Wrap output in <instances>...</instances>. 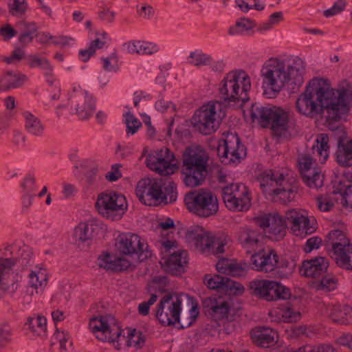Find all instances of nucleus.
Returning <instances> with one entry per match:
<instances>
[{
    "instance_id": "nucleus-22",
    "label": "nucleus",
    "mask_w": 352,
    "mask_h": 352,
    "mask_svg": "<svg viewBox=\"0 0 352 352\" xmlns=\"http://www.w3.org/2000/svg\"><path fill=\"white\" fill-rule=\"evenodd\" d=\"M260 226L266 229L269 236L274 240L283 239L287 230L285 219L277 212L262 215L259 219Z\"/></svg>"
},
{
    "instance_id": "nucleus-26",
    "label": "nucleus",
    "mask_w": 352,
    "mask_h": 352,
    "mask_svg": "<svg viewBox=\"0 0 352 352\" xmlns=\"http://www.w3.org/2000/svg\"><path fill=\"white\" fill-rule=\"evenodd\" d=\"M186 237L188 242L194 245L197 250L202 253L210 254L212 233L199 226H195L187 230Z\"/></svg>"
},
{
    "instance_id": "nucleus-21",
    "label": "nucleus",
    "mask_w": 352,
    "mask_h": 352,
    "mask_svg": "<svg viewBox=\"0 0 352 352\" xmlns=\"http://www.w3.org/2000/svg\"><path fill=\"white\" fill-rule=\"evenodd\" d=\"M204 307L208 313L216 320L225 322L236 319V311L229 300L223 296H213L204 300Z\"/></svg>"
},
{
    "instance_id": "nucleus-35",
    "label": "nucleus",
    "mask_w": 352,
    "mask_h": 352,
    "mask_svg": "<svg viewBox=\"0 0 352 352\" xmlns=\"http://www.w3.org/2000/svg\"><path fill=\"white\" fill-rule=\"evenodd\" d=\"M273 280L256 279L249 283L250 293L254 296L263 298L267 301L274 300V294L272 293Z\"/></svg>"
},
{
    "instance_id": "nucleus-37",
    "label": "nucleus",
    "mask_w": 352,
    "mask_h": 352,
    "mask_svg": "<svg viewBox=\"0 0 352 352\" xmlns=\"http://www.w3.org/2000/svg\"><path fill=\"white\" fill-rule=\"evenodd\" d=\"M25 120V129L30 135L41 137L44 134L45 125L42 121L30 111L23 113Z\"/></svg>"
},
{
    "instance_id": "nucleus-16",
    "label": "nucleus",
    "mask_w": 352,
    "mask_h": 352,
    "mask_svg": "<svg viewBox=\"0 0 352 352\" xmlns=\"http://www.w3.org/2000/svg\"><path fill=\"white\" fill-rule=\"evenodd\" d=\"M226 206L232 211H247L251 206L250 191L241 183H232L222 188Z\"/></svg>"
},
{
    "instance_id": "nucleus-47",
    "label": "nucleus",
    "mask_w": 352,
    "mask_h": 352,
    "mask_svg": "<svg viewBox=\"0 0 352 352\" xmlns=\"http://www.w3.org/2000/svg\"><path fill=\"white\" fill-rule=\"evenodd\" d=\"M227 280V277H223L217 274H206L204 276V282L209 289L224 291Z\"/></svg>"
},
{
    "instance_id": "nucleus-42",
    "label": "nucleus",
    "mask_w": 352,
    "mask_h": 352,
    "mask_svg": "<svg viewBox=\"0 0 352 352\" xmlns=\"http://www.w3.org/2000/svg\"><path fill=\"white\" fill-rule=\"evenodd\" d=\"M27 80L28 77L25 74L10 71H8L1 78V81L3 83L6 91L22 86Z\"/></svg>"
},
{
    "instance_id": "nucleus-64",
    "label": "nucleus",
    "mask_w": 352,
    "mask_h": 352,
    "mask_svg": "<svg viewBox=\"0 0 352 352\" xmlns=\"http://www.w3.org/2000/svg\"><path fill=\"white\" fill-rule=\"evenodd\" d=\"M224 291L234 295H240L243 293L244 287L241 283L228 278Z\"/></svg>"
},
{
    "instance_id": "nucleus-34",
    "label": "nucleus",
    "mask_w": 352,
    "mask_h": 352,
    "mask_svg": "<svg viewBox=\"0 0 352 352\" xmlns=\"http://www.w3.org/2000/svg\"><path fill=\"white\" fill-rule=\"evenodd\" d=\"M254 343L261 347L267 348L277 342V333L272 329L257 327L251 331Z\"/></svg>"
},
{
    "instance_id": "nucleus-43",
    "label": "nucleus",
    "mask_w": 352,
    "mask_h": 352,
    "mask_svg": "<svg viewBox=\"0 0 352 352\" xmlns=\"http://www.w3.org/2000/svg\"><path fill=\"white\" fill-rule=\"evenodd\" d=\"M230 238L223 233L212 234V241L210 244V254H220L226 252L230 246Z\"/></svg>"
},
{
    "instance_id": "nucleus-32",
    "label": "nucleus",
    "mask_w": 352,
    "mask_h": 352,
    "mask_svg": "<svg viewBox=\"0 0 352 352\" xmlns=\"http://www.w3.org/2000/svg\"><path fill=\"white\" fill-rule=\"evenodd\" d=\"M29 285L32 289L31 295H40L43 293L47 284V271L42 266H35L30 272L29 276Z\"/></svg>"
},
{
    "instance_id": "nucleus-63",
    "label": "nucleus",
    "mask_w": 352,
    "mask_h": 352,
    "mask_svg": "<svg viewBox=\"0 0 352 352\" xmlns=\"http://www.w3.org/2000/svg\"><path fill=\"white\" fill-rule=\"evenodd\" d=\"M98 265L100 267L114 270L115 257L109 254H102L98 258Z\"/></svg>"
},
{
    "instance_id": "nucleus-51",
    "label": "nucleus",
    "mask_w": 352,
    "mask_h": 352,
    "mask_svg": "<svg viewBox=\"0 0 352 352\" xmlns=\"http://www.w3.org/2000/svg\"><path fill=\"white\" fill-rule=\"evenodd\" d=\"M124 51L133 55L143 56L151 55L157 52L159 49L157 45H124Z\"/></svg>"
},
{
    "instance_id": "nucleus-12",
    "label": "nucleus",
    "mask_w": 352,
    "mask_h": 352,
    "mask_svg": "<svg viewBox=\"0 0 352 352\" xmlns=\"http://www.w3.org/2000/svg\"><path fill=\"white\" fill-rule=\"evenodd\" d=\"M160 245L166 270L175 275L184 272L188 264V252L179 248L176 241L164 237L160 239Z\"/></svg>"
},
{
    "instance_id": "nucleus-36",
    "label": "nucleus",
    "mask_w": 352,
    "mask_h": 352,
    "mask_svg": "<svg viewBox=\"0 0 352 352\" xmlns=\"http://www.w3.org/2000/svg\"><path fill=\"white\" fill-rule=\"evenodd\" d=\"M336 263L340 267L352 270V243L329 253Z\"/></svg>"
},
{
    "instance_id": "nucleus-6",
    "label": "nucleus",
    "mask_w": 352,
    "mask_h": 352,
    "mask_svg": "<svg viewBox=\"0 0 352 352\" xmlns=\"http://www.w3.org/2000/svg\"><path fill=\"white\" fill-rule=\"evenodd\" d=\"M208 155L200 146H191L183 154V182L195 188L203 184L207 173Z\"/></svg>"
},
{
    "instance_id": "nucleus-40",
    "label": "nucleus",
    "mask_w": 352,
    "mask_h": 352,
    "mask_svg": "<svg viewBox=\"0 0 352 352\" xmlns=\"http://www.w3.org/2000/svg\"><path fill=\"white\" fill-rule=\"evenodd\" d=\"M313 153L319 157L320 163H324L329 156V138L324 133L317 136L312 146Z\"/></svg>"
},
{
    "instance_id": "nucleus-55",
    "label": "nucleus",
    "mask_w": 352,
    "mask_h": 352,
    "mask_svg": "<svg viewBox=\"0 0 352 352\" xmlns=\"http://www.w3.org/2000/svg\"><path fill=\"white\" fill-rule=\"evenodd\" d=\"M312 157L308 153H300L298 157V165L302 175L311 172L314 164Z\"/></svg>"
},
{
    "instance_id": "nucleus-29",
    "label": "nucleus",
    "mask_w": 352,
    "mask_h": 352,
    "mask_svg": "<svg viewBox=\"0 0 352 352\" xmlns=\"http://www.w3.org/2000/svg\"><path fill=\"white\" fill-rule=\"evenodd\" d=\"M328 267V258L323 256H318L304 261L300 268V272L305 276L316 278L326 272Z\"/></svg>"
},
{
    "instance_id": "nucleus-41",
    "label": "nucleus",
    "mask_w": 352,
    "mask_h": 352,
    "mask_svg": "<svg viewBox=\"0 0 352 352\" xmlns=\"http://www.w3.org/2000/svg\"><path fill=\"white\" fill-rule=\"evenodd\" d=\"M216 269L220 273L233 276H240L245 273L243 267L233 261L226 258H222L217 263Z\"/></svg>"
},
{
    "instance_id": "nucleus-48",
    "label": "nucleus",
    "mask_w": 352,
    "mask_h": 352,
    "mask_svg": "<svg viewBox=\"0 0 352 352\" xmlns=\"http://www.w3.org/2000/svg\"><path fill=\"white\" fill-rule=\"evenodd\" d=\"M335 188L332 194L322 196L317 199V206L320 211L329 212L331 211L334 207L335 202L339 201V197L338 195H335Z\"/></svg>"
},
{
    "instance_id": "nucleus-9",
    "label": "nucleus",
    "mask_w": 352,
    "mask_h": 352,
    "mask_svg": "<svg viewBox=\"0 0 352 352\" xmlns=\"http://www.w3.org/2000/svg\"><path fill=\"white\" fill-rule=\"evenodd\" d=\"M226 116L224 106L220 102H210L197 109L191 118V125L204 135L214 133Z\"/></svg>"
},
{
    "instance_id": "nucleus-4",
    "label": "nucleus",
    "mask_w": 352,
    "mask_h": 352,
    "mask_svg": "<svg viewBox=\"0 0 352 352\" xmlns=\"http://www.w3.org/2000/svg\"><path fill=\"white\" fill-rule=\"evenodd\" d=\"M260 186L265 197L274 202L287 204L296 196V179L288 170H267L262 173Z\"/></svg>"
},
{
    "instance_id": "nucleus-1",
    "label": "nucleus",
    "mask_w": 352,
    "mask_h": 352,
    "mask_svg": "<svg viewBox=\"0 0 352 352\" xmlns=\"http://www.w3.org/2000/svg\"><path fill=\"white\" fill-rule=\"evenodd\" d=\"M345 96L344 91L329 89L326 87V80L314 78L298 96L296 108L300 113L310 118L318 114L321 108H324L327 119L337 120L349 111Z\"/></svg>"
},
{
    "instance_id": "nucleus-19",
    "label": "nucleus",
    "mask_w": 352,
    "mask_h": 352,
    "mask_svg": "<svg viewBox=\"0 0 352 352\" xmlns=\"http://www.w3.org/2000/svg\"><path fill=\"white\" fill-rule=\"evenodd\" d=\"M69 101L74 107L77 116L82 120L89 118L96 109V101L93 96L74 84L69 93Z\"/></svg>"
},
{
    "instance_id": "nucleus-57",
    "label": "nucleus",
    "mask_w": 352,
    "mask_h": 352,
    "mask_svg": "<svg viewBox=\"0 0 352 352\" xmlns=\"http://www.w3.org/2000/svg\"><path fill=\"white\" fill-rule=\"evenodd\" d=\"M23 193L33 192L36 190V178L33 174L26 175L21 183Z\"/></svg>"
},
{
    "instance_id": "nucleus-44",
    "label": "nucleus",
    "mask_w": 352,
    "mask_h": 352,
    "mask_svg": "<svg viewBox=\"0 0 352 352\" xmlns=\"http://www.w3.org/2000/svg\"><path fill=\"white\" fill-rule=\"evenodd\" d=\"M27 64L31 68L38 67L43 70L46 76L52 74L53 67L44 56L38 54H30L26 57Z\"/></svg>"
},
{
    "instance_id": "nucleus-31",
    "label": "nucleus",
    "mask_w": 352,
    "mask_h": 352,
    "mask_svg": "<svg viewBox=\"0 0 352 352\" xmlns=\"http://www.w3.org/2000/svg\"><path fill=\"white\" fill-rule=\"evenodd\" d=\"M269 315L276 322H295L301 318L300 312L289 304L272 309Z\"/></svg>"
},
{
    "instance_id": "nucleus-53",
    "label": "nucleus",
    "mask_w": 352,
    "mask_h": 352,
    "mask_svg": "<svg viewBox=\"0 0 352 352\" xmlns=\"http://www.w3.org/2000/svg\"><path fill=\"white\" fill-rule=\"evenodd\" d=\"M338 286V278L332 274H327L320 280L316 287L318 290L328 292L334 290Z\"/></svg>"
},
{
    "instance_id": "nucleus-45",
    "label": "nucleus",
    "mask_w": 352,
    "mask_h": 352,
    "mask_svg": "<svg viewBox=\"0 0 352 352\" xmlns=\"http://www.w3.org/2000/svg\"><path fill=\"white\" fill-rule=\"evenodd\" d=\"M255 27V21L243 17L236 21L235 24L229 28L228 33L232 36L243 35Z\"/></svg>"
},
{
    "instance_id": "nucleus-5",
    "label": "nucleus",
    "mask_w": 352,
    "mask_h": 352,
    "mask_svg": "<svg viewBox=\"0 0 352 352\" xmlns=\"http://www.w3.org/2000/svg\"><path fill=\"white\" fill-rule=\"evenodd\" d=\"M182 296L173 294L166 295L162 298L156 316L163 325L168 326L178 323L184 329L190 327L195 321L199 314L197 304L192 303L188 316H181Z\"/></svg>"
},
{
    "instance_id": "nucleus-49",
    "label": "nucleus",
    "mask_w": 352,
    "mask_h": 352,
    "mask_svg": "<svg viewBox=\"0 0 352 352\" xmlns=\"http://www.w3.org/2000/svg\"><path fill=\"white\" fill-rule=\"evenodd\" d=\"M13 329L8 322H0V350L5 349L12 341Z\"/></svg>"
},
{
    "instance_id": "nucleus-59",
    "label": "nucleus",
    "mask_w": 352,
    "mask_h": 352,
    "mask_svg": "<svg viewBox=\"0 0 352 352\" xmlns=\"http://www.w3.org/2000/svg\"><path fill=\"white\" fill-rule=\"evenodd\" d=\"M274 285H272V293L274 294V300L287 299L290 297L289 289L280 283L273 281Z\"/></svg>"
},
{
    "instance_id": "nucleus-10",
    "label": "nucleus",
    "mask_w": 352,
    "mask_h": 352,
    "mask_svg": "<svg viewBox=\"0 0 352 352\" xmlns=\"http://www.w3.org/2000/svg\"><path fill=\"white\" fill-rule=\"evenodd\" d=\"M146 156L145 163L151 170L160 175L167 176L173 174L179 169V163L174 153L167 147H162L148 152L144 147L142 157Z\"/></svg>"
},
{
    "instance_id": "nucleus-50",
    "label": "nucleus",
    "mask_w": 352,
    "mask_h": 352,
    "mask_svg": "<svg viewBox=\"0 0 352 352\" xmlns=\"http://www.w3.org/2000/svg\"><path fill=\"white\" fill-rule=\"evenodd\" d=\"M127 336L126 339V344L129 346H133L136 349L141 348L144 342L145 337L140 331L136 329H126Z\"/></svg>"
},
{
    "instance_id": "nucleus-14",
    "label": "nucleus",
    "mask_w": 352,
    "mask_h": 352,
    "mask_svg": "<svg viewBox=\"0 0 352 352\" xmlns=\"http://www.w3.org/2000/svg\"><path fill=\"white\" fill-rule=\"evenodd\" d=\"M116 245L120 253L135 258L138 261H143L151 256L145 240L135 234H120L116 238Z\"/></svg>"
},
{
    "instance_id": "nucleus-23",
    "label": "nucleus",
    "mask_w": 352,
    "mask_h": 352,
    "mask_svg": "<svg viewBox=\"0 0 352 352\" xmlns=\"http://www.w3.org/2000/svg\"><path fill=\"white\" fill-rule=\"evenodd\" d=\"M335 195H338L340 204L349 212H352V173H344L333 182Z\"/></svg>"
},
{
    "instance_id": "nucleus-18",
    "label": "nucleus",
    "mask_w": 352,
    "mask_h": 352,
    "mask_svg": "<svg viewBox=\"0 0 352 352\" xmlns=\"http://www.w3.org/2000/svg\"><path fill=\"white\" fill-rule=\"evenodd\" d=\"M164 185L162 179H142L137 184L136 195L144 204L157 206L167 199L166 193L162 189Z\"/></svg>"
},
{
    "instance_id": "nucleus-60",
    "label": "nucleus",
    "mask_w": 352,
    "mask_h": 352,
    "mask_svg": "<svg viewBox=\"0 0 352 352\" xmlns=\"http://www.w3.org/2000/svg\"><path fill=\"white\" fill-rule=\"evenodd\" d=\"M125 123L126 124L127 134H135L141 126L140 121L135 118L131 113H127L125 115Z\"/></svg>"
},
{
    "instance_id": "nucleus-24",
    "label": "nucleus",
    "mask_w": 352,
    "mask_h": 352,
    "mask_svg": "<svg viewBox=\"0 0 352 352\" xmlns=\"http://www.w3.org/2000/svg\"><path fill=\"white\" fill-rule=\"evenodd\" d=\"M284 62V69L287 76L288 84L301 85L304 82L306 74V63L297 56H290L282 59Z\"/></svg>"
},
{
    "instance_id": "nucleus-3",
    "label": "nucleus",
    "mask_w": 352,
    "mask_h": 352,
    "mask_svg": "<svg viewBox=\"0 0 352 352\" xmlns=\"http://www.w3.org/2000/svg\"><path fill=\"white\" fill-rule=\"evenodd\" d=\"M250 115L252 121L262 127L270 126L276 135L287 138L295 135L298 132L293 116L280 107H264L256 103L252 105Z\"/></svg>"
},
{
    "instance_id": "nucleus-11",
    "label": "nucleus",
    "mask_w": 352,
    "mask_h": 352,
    "mask_svg": "<svg viewBox=\"0 0 352 352\" xmlns=\"http://www.w3.org/2000/svg\"><path fill=\"white\" fill-rule=\"evenodd\" d=\"M184 201L189 211L201 217L214 215L219 210L216 195L206 188L188 192L185 195Z\"/></svg>"
},
{
    "instance_id": "nucleus-58",
    "label": "nucleus",
    "mask_w": 352,
    "mask_h": 352,
    "mask_svg": "<svg viewBox=\"0 0 352 352\" xmlns=\"http://www.w3.org/2000/svg\"><path fill=\"white\" fill-rule=\"evenodd\" d=\"M25 30L19 36V41L21 43H29L32 41V38L36 35V25L34 23H23Z\"/></svg>"
},
{
    "instance_id": "nucleus-46",
    "label": "nucleus",
    "mask_w": 352,
    "mask_h": 352,
    "mask_svg": "<svg viewBox=\"0 0 352 352\" xmlns=\"http://www.w3.org/2000/svg\"><path fill=\"white\" fill-rule=\"evenodd\" d=\"M302 177L304 182L310 188H318L323 185L324 175L319 168H314Z\"/></svg>"
},
{
    "instance_id": "nucleus-38",
    "label": "nucleus",
    "mask_w": 352,
    "mask_h": 352,
    "mask_svg": "<svg viewBox=\"0 0 352 352\" xmlns=\"http://www.w3.org/2000/svg\"><path fill=\"white\" fill-rule=\"evenodd\" d=\"M325 243L329 253L351 244L346 234L340 230H333L328 233Z\"/></svg>"
},
{
    "instance_id": "nucleus-2",
    "label": "nucleus",
    "mask_w": 352,
    "mask_h": 352,
    "mask_svg": "<svg viewBox=\"0 0 352 352\" xmlns=\"http://www.w3.org/2000/svg\"><path fill=\"white\" fill-rule=\"evenodd\" d=\"M32 263V249L22 241H16L0 250V290L14 294L22 280L19 272Z\"/></svg>"
},
{
    "instance_id": "nucleus-17",
    "label": "nucleus",
    "mask_w": 352,
    "mask_h": 352,
    "mask_svg": "<svg viewBox=\"0 0 352 352\" xmlns=\"http://www.w3.org/2000/svg\"><path fill=\"white\" fill-rule=\"evenodd\" d=\"M285 219L289 224L291 232L300 238L311 234L317 228L315 218L303 209L294 208L287 210Z\"/></svg>"
},
{
    "instance_id": "nucleus-20",
    "label": "nucleus",
    "mask_w": 352,
    "mask_h": 352,
    "mask_svg": "<svg viewBox=\"0 0 352 352\" xmlns=\"http://www.w3.org/2000/svg\"><path fill=\"white\" fill-rule=\"evenodd\" d=\"M91 331L96 337L104 342H120L125 339L122 336V330L113 323V318L107 316H100L92 318L89 322Z\"/></svg>"
},
{
    "instance_id": "nucleus-61",
    "label": "nucleus",
    "mask_w": 352,
    "mask_h": 352,
    "mask_svg": "<svg viewBox=\"0 0 352 352\" xmlns=\"http://www.w3.org/2000/svg\"><path fill=\"white\" fill-rule=\"evenodd\" d=\"M90 44H107L110 42L108 34L103 30L91 31L89 33Z\"/></svg>"
},
{
    "instance_id": "nucleus-25",
    "label": "nucleus",
    "mask_w": 352,
    "mask_h": 352,
    "mask_svg": "<svg viewBox=\"0 0 352 352\" xmlns=\"http://www.w3.org/2000/svg\"><path fill=\"white\" fill-rule=\"evenodd\" d=\"M253 269L268 273L274 271L278 263V256L272 249H262L251 256Z\"/></svg>"
},
{
    "instance_id": "nucleus-7",
    "label": "nucleus",
    "mask_w": 352,
    "mask_h": 352,
    "mask_svg": "<svg viewBox=\"0 0 352 352\" xmlns=\"http://www.w3.org/2000/svg\"><path fill=\"white\" fill-rule=\"evenodd\" d=\"M252 87L250 76L242 69L228 73L219 85L220 98L228 103L242 106L248 100V92Z\"/></svg>"
},
{
    "instance_id": "nucleus-54",
    "label": "nucleus",
    "mask_w": 352,
    "mask_h": 352,
    "mask_svg": "<svg viewBox=\"0 0 352 352\" xmlns=\"http://www.w3.org/2000/svg\"><path fill=\"white\" fill-rule=\"evenodd\" d=\"M10 13L16 16H23L28 8V4L26 0H11L8 4Z\"/></svg>"
},
{
    "instance_id": "nucleus-52",
    "label": "nucleus",
    "mask_w": 352,
    "mask_h": 352,
    "mask_svg": "<svg viewBox=\"0 0 352 352\" xmlns=\"http://www.w3.org/2000/svg\"><path fill=\"white\" fill-rule=\"evenodd\" d=\"M53 344L58 343L60 352H65L71 348L72 342L69 334L65 331H56L52 336Z\"/></svg>"
},
{
    "instance_id": "nucleus-56",
    "label": "nucleus",
    "mask_w": 352,
    "mask_h": 352,
    "mask_svg": "<svg viewBox=\"0 0 352 352\" xmlns=\"http://www.w3.org/2000/svg\"><path fill=\"white\" fill-rule=\"evenodd\" d=\"M188 61L190 64L196 66L205 65L211 63L212 57L201 51L196 50L190 53Z\"/></svg>"
},
{
    "instance_id": "nucleus-30",
    "label": "nucleus",
    "mask_w": 352,
    "mask_h": 352,
    "mask_svg": "<svg viewBox=\"0 0 352 352\" xmlns=\"http://www.w3.org/2000/svg\"><path fill=\"white\" fill-rule=\"evenodd\" d=\"M238 239L242 247L251 253L261 247L263 236L256 230L244 228L240 230Z\"/></svg>"
},
{
    "instance_id": "nucleus-33",
    "label": "nucleus",
    "mask_w": 352,
    "mask_h": 352,
    "mask_svg": "<svg viewBox=\"0 0 352 352\" xmlns=\"http://www.w3.org/2000/svg\"><path fill=\"white\" fill-rule=\"evenodd\" d=\"M26 335L32 338H44L47 334V320L45 317L38 315L29 317L24 324Z\"/></svg>"
},
{
    "instance_id": "nucleus-13",
    "label": "nucleus",
    "mask_w": 352,
    "mask_h": 352,
    "mask_svg": "<svg viewBox=\"0 0 352 352\" xmlns=\"http://www.w3.org/2000/svg\"><path fill=\"white\" fill-rule=\"evenodd\" d=\"M96 208L102 216L111 220L120 219L128 208L127 200L122 194L115 192L98 195Z\"/></svg>"
},
{
    "instance_id": "nucleus-62",
    "label": "nucleus",
    "mask_w": 352,
    "mask_h": 352,
    "mask_svg": "<svg viewBox=\"0 0 352 352\" xmlns=\"http://www.w3.org/2000/svg\"><path fill=\"white\" fill-rule=\"evenodd\" d=\"M102 67L107 72H116L118 69V58L115 52L102 58Z\"/></svg>"
},
{
    "instance_id": "nucleus-39",
    "label": "nucleus",
    "mask_w": 352,
    "mask_h": 352,
    "mask_svg": "<svg viewBox=\"0 0 352 352\" xmlns=\"http://www.w3.org/2000/svg\"><path fill=\"white\" fill-rule=\"evenodd\" d=\"M336 161L342 166H352V140L346 143L339 141L336 152Z\"/></svg>"
},
{
    "instance_id": "nucleus-27",
    "label": "nucleus",
    "mask_w": 352,
    "mask_h": 352,
    "mask_svg": "<svg viewBox=\"0 0 352 352\" xmlns=\"http://www.w3.org/2000/svg\"><path fill=\"white\" fill-rule=\"evenodd\" d=\"M103 229L100 221L90 219L86 222L80 223L74 230V237L76 241H87L93 239Z\"/></svg>"
},
{
    "instance_id": "nucleus-15",
    "label": "nucleus",
    "mask_w": 352,
    "mask_h": 352,
    "mask_svg": "<svg viewBox=\"0 0 352 352\" xmlns=\"http://www.w3.org/2000/svg\"><path fill=\"white\" fill-rule=\"evenodd\" d=\"M217 154L224 164H238L246 156V149L235 133H228L219 141Z\"/></svg>"
},
{
    "instance_id": "nucleus-8",
    "label": "nucleus",
    "mask_w": 352,
    "mask_h": 352,
    "mask_svg": "<svg viewBox=\"0 0 352 352\" xmlns=\"http://www.w3.org/2000/svg\"><path fill=\"white\" fill-rule=\"evenodd\" d=\"M282 58H270L262 65L260 76L264 94L267 98L275 97L288 85L286 72Z\"/></svg>"
},
{
    "instance_id": "nucleus-28",
    "label": "nucleus",
    "mask_w": 352,
    "mask_h": 352,
    "mask_svg": "<svg viewBox=\"0 0 352 352\" xmlns=\"http://www.w3.org/2000/svg\"><path fill=\"white\" fill-rule=\"evenodd\" d=\"M323 314L338 324L352 322V307L348 305H327L324 308Z\"/></svg>"
}]
</instances>
